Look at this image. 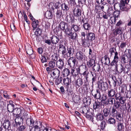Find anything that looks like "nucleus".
<instances>
[{
  "mask_svg": "<svg viewBox=\"0 0 131 131\" xmlns=\"http://www.w3.org/2000/svg\"><path fill=\"white\" fill-rule=\"evenodd\" d=\"M120 73H121L123 72L124 74L127 73H128L127 71H126L125 68L123 67V65L121 64H120Z\"/></svg>",
  "mask_w": 131,
  "mask_h": 131,
  "instance_id": "51",
  "label": "nucleus"
},
{
  "mask_svg": "<svg viewBox=\"0 0 131 131\" xmlns=\"http://www.w3.org/2000/svg\"><path fill=\"white\" fill-rule=\"evenodd\" d=\"M62 73L64 76L67 77L69 74L70 73V71L69 69L67 68H65L64 69Z\"/></svg>",
  "mask_w": 131,
  "mask_h": 131,
  "instance_id": "37",
  "label": "nucleus"
},
{
  "mask_svg": "<svg viewBox=\"0 0 131 131\" xmlns=\"http://www.w3.org/2000/svg\"><path fill=\"white\" fill-rule=\"evenodd\" d=\"M107 123L110 124H115L116 123V121L115 118L112 117L109 118L107 121Z\"/></svg>",
  "mask_w": 131,
  "mask_h": 131,
  "instance_id": "45",
  "label": "nucleus"
},
{
  "mask_svg": "<svg viewBox=\"0 0 131 131\" xmlns=\"http://www.w3.org/2000/svg\"><path fill=\"white\" fill-rule=\"evenodd\" d=\"M52 74L53 75H57L58 77H59L60 75V71L57 68L53 69L51 71Z\"/></svg>",
  "mask_w": 131,
  "mask_h": 131,
  "instance_id": "23",
  "label": "nucleus"
},
{
  "mask_svg": "<svg viewBox=\"0 0 131 131\" xmlns=\"http://www.w3.org/2000/svg\"><path fill=\"white\" fill-rule=\"evenodd\" d=\"M80 70L79 68L76 69H72L71 70V73L73 76H76L78 75L79 72Z\"/></svg>",
  "mask_w": 131,
  "mask_h": 131,
  "instance_id": "25",
  "label": "nucleus"
},
{
  "mask_svg": "<svg viewBox=\"0 0 131 131\" xmlns=\"http://www.w3.org/2000/svg\"><path fill=\"white\" fill-rule=\"evenodd\" d=\"M96 119L98 121H101L104 118V116L101 113H98L96 115Z\"/></svg>",
  "mask_w": 131,
  "mask_h": 131,
  "instance_id": "35",
  "label": "nucleus"
},
{
  "mask_svg": "<svg viewBox=\"0 0 131 131\" xmlns=\"http://www.w3.org/2000/svg\"><path fill=\"white\" fill-rule=\"evenodd\" d=\"M121 61L124 63H127L128 61V58L126 54H124L122 56Z\"/></svg>",
  "mask_w": 131,
  "mask_h": 131,
  "instance_id": "21",
  "label": "nucleus"
},
{
  "mask_svg": "<svg viewBox=\"0 0 131 131\" xmlns=\"http://www.w3.org/2000/svg\"><path fill=\"white\" fill-rule=\"evenodd\" d=\"M39 123L40 124L39 126L37 125L34 126L35 131H40V128L42 126V124L40 122H39Z\"/></svg>",
  "mask_w": 131,
  "mask_h": 131,
  "instance_id": "59",
  "label": "nucleus"
},
{
  "mask_svg": "<svg viewBox=\"0 0 131 131\" xmlns=\"http://www.w3.org/2000/svg\"><path fill=\"white\" fill-rule=\"evenodd\" d=\"M54 12V14L56 15V17L58 18H59L62 15V12L61 10H59L58 9L55 11ZM55 15V14H54Z\"/></svg>",
  "mask_w": 131,
  "mask_h": 131,
  "instance_id": "46",
  "label": "nucleus"
},
{
  "mask_svg": "<svg viewBox=\"0 0 131 131\" xmlns=\"http://www.w3.org/2000/svg\"><path fill=\"white\" fill-rule=\"evenodd\" d=\"M83 101L85 105H89L91 104V99L89 98H84L83 100Z\"/></svg>",
  "mask_w": 131,
  "mask_h": 131,
  "instance_id": "30",
  "label": "nucleus"
},
{
  "mask_svg": "<svg viewBox=\"0 0 131 131\" xmlns=\"http://www.w3.org/2000/svg\"><path fill=\"white\" fill-rule=\"evenodd\" d=\"M17 117L15 119V122L17 125L19 126L23 123V118L19 116Z\"/></svg>",
  "mask_w": 131,
  "mask_h": 131,
  "instance_id": "12",
  "label": "nucleus"
},
{
  "mask_svg": "<svg viewBox=\"0 0 131 131\" xmlns=\"http://www.w3.org/2000/svg\"><path fill=\"white\" fill-rule=\"evenodd\" d=\"M80 7V5H76V7H75V6H73L72 10L74 15L75 16L79 17L81 15V9L78 8V7Z\"/></svg>",
  "mask_w": 131,
  "mask_h": 131,
  "instance_id": "2",
  "label": "nucleus"
},
{
  "mask_svg": "<svg viewBox=\"0 0 131 131\" xmlns=\"http://www.w3.org/2000/svg\"><path fill=\"white\" fill-rule=\"evenodd\" d=\"M27 53L29 55L32 54L33 53V51L31 46L29 45L28 46L25 47Z\"/></svg>",
  "mask_w": 131,
  "mask_h": 131,
  "instance_id": "19",
  "label": "nucleus"
},
{
  "mask_svg": "<svg viewBox=\"0 0 131 131\" xmlns=\"http://www.w3.org/2000/svg\"><path fill=\"white\" fill-rule=\"evenodd\" d=\"M117 127L118 130L120 131L122 130L124 128L123 122L122 123L121 122H118L117 123Z\"/></svg>",
  "mask_w": 131,
  "mask_h": 131,
  "instance_id": "41",
  "label": "nucleus"
},
{
  "mask_svg": "<svg viewBox=\"0 0 131 131\" xmlns=\"http://www.w3.org/2000/svg\"><path fill=\"white\" fill-rule=\"evenodd\" d=\"M89 40L86 38H85L83 39V38H82V45L85 47H89L90 46V42Z\"/></svg>",
  "mask_w": 131,
  "mask_h": 131,
  "instance_id": "11",
  "label": "nucleus"
},
{
  "mask_svg": "<svg viewBox=\"0 0 131 131\" xmlns=\"http://www.w3.org/2000/svg\"><path fill=\"white\" fill-rule=\"evenodd\" d=\"M80 112L85 115L86 117L90 119L93 118L89 114L90 113L89 108L87 107L83 106L81 107L80 109Z\"/></svg>",
  "mask_w": 131,
  "mask_h": 131,
  "instance_id": "1",
  "label": "nucleus"
},
{
  "mask_svg": "<svg viewBox=\"0 0 131 131\" xmlns=\"http://www.w3.org/2000/svg\"><path fill=\"white\" fill-rule=\"evenodd\" d=\"M99 86H100L101 89L102 90L105 91L108 88V84L106 82H100L98 83Z\"/></svg>",
  "mask_w": 131,
  "mask_h": 131,
  "instance_id": "5",
  "label": "nucleus"
},
{
  "mask_svg": "<svg viewBox=\"0 0 131 131\" xmlns=\"http://www.w3.org/2000/svg\"><path fill=\"white\" fill-rule=\"evenodd\" d=\"M103 116L105 117H107L110 115V110L108 108H104L103 110Z\"/></svg>",
  "mask_w": 131,
  "mask_h": 131,
  "instance_id": "24",
  "label": "nucleus"
},
{
  "mask_svg": "<svg viewBox=\"0 0 131 131\" xmlns=\"http://www.w3.org/2000/svg\"><path fill=\"white\" fill-rule=\"evenodd\" d=\"M115 93V90L112 89L108 91V95L110 97H113Z\"/></svg>",
  "mask_w": 131,
  "mask_h": 131,
  "instance_id": "43",
  "label": "nucleus"
},
{
  "mask_svg": "<svg viewBox=\"0 0 131 131\" xmlns=\"http://www.w3.org/2000/svg\"><path fill=\"white\" fill-rule=\"evenodd\" d=\"M13 102L12 101H10L9 103L7 105L8 111L9 112H13L14 109V105L13 104Z\"/></svg>",
  "mask_w": 131,
  "mask_h": 131,
  "instance_id": "7",
  "label": "nucleus"
},
{
  "mask_svg": "<svg viewBox=\"0 0 131 131\" xmlns=\"http://www.w3.org/2000/svg\"><path fill=\"white\" fill-rule=\"evenodd\" d=\"M59 51H61L62 54V56L64 58V56L65 55L66 52V49L65 47L63 45H59Z\"/></svg>",
  "mask_w": 131,
  "mask_h": 131,
  "instance_id": "13",
  "label": "nucleus"
},
{
  "mask_svg": "<svg viewBox=\"0 0 131 131\" xmlns=\"http://www.w3.org/2000/svg\"><path fill=\"white\" fill-rule=\"evenodd\" d=\"M76 57L80 61H83L87 59L86 56L81 51H79L77 52Z\"/></svg>",
  "mask_w": 131,
  "mask_h": 131,
  "instance_id": "3",
  "label": "nucleus"
},
{
  "mask_svg": "<svg viewBox=\"0 0 131 131\" xmlns=\"http://www.w3.org/2000/svg\"><path fill=\"white\" fill-rule=\"evenodd\" d=\"M72 99L74 102H77L79 101V97L78 96L76 95H73L72 97Z\"/></svg>",
  "mask_w": 131,
  "mask_h": 131,
  "instance_id": "55",
  "label": "nucleus"
},
{
  "mask_svg": "<svg viewBox=\"0 0 131 131\" xmlns=\"http://www.w3.org/2000/svg\"><path fill=\"white\" fill-rule=\"evenodd\" d=\"M73 28L75 32H77L79 31L80 30L79 27L76 25H73Z\"/></svg>",
  "mask_w": 131,
  "mask_h": 131,
  "instance_id": "62",
  "label": "nucleus"
},
{
  "mask_svg": "<svg viewBox=\"0 0 131 131\" xmlns=\"http://www.w3.org/2000/svg\"><path fill=\"white\" fill-rule=\"evenodd\" d=\"M115 6H113V5H111L109 6L107 13H108V15L109 16H110L111 15L113 14V7H114L115 9Z\"/></svg>",
  "mask_w": 131,
  "mask_h": 131,
  "instance_id": "26",
  "label": "nucleus"
},
{
  "mask_svg": "<svg viewBox=\"0 0 131 131\" xmlns=\"http://www.w3.org/2000/svg\"><path fill=\"white\" fill-rule=\"evenodd\" d=\"M106 125V124L104 121H103L101 122L100 124V126L101 129L104 130Z\"/></svg>",
  "mask_w": 131,
  "mask_h": 131,
  "instance_id": "60",
  "label": "nucleus"
},
{
  "mask_svg": "<svg viewBox=\"0 0 131 131\" xmlns=\"http://www.w3.org/2000/svg\"><path fill=\"white\" fill-rule=\"evenodd\" d=\"M62 9L66 11H67L69 9L68 6L65 3H62L61 5Z\"/></svg>",
  "mask_w": 131,
  "mask_h": 131,
  "instance_id": "50",
  "label": "nucleus"
},
{
  "mask_svg": "<svg viewBox=\"0 0 131 131\" xmlns=\"http://www.w3.org/2000/svg\"><path fill=\"white\" fill-rule=\"evenodd\" d=\"M49 66L52 68H54L56 65L55 62L53 61H51L49 63Z\"/></svg>",
  "mask_w": 131,
  "mask_h": 131,
  "instance_id": "57",
  "label": "nucleus"
},
{
  "mask_svg": "<svg viewBox=\"0 0 131 131\" xmlns=\"http://www.w3.org/2000/svg\"><path fill=\"white\" fill-rule=\"evenodd\" d=\"M3 125L5 129H8L10 125V122L8 120H5Z\"/></svg>",
  "mask_w": 131,
  "mask_h": 131,
  "instance_id": "36",
  "label": "nucleus"
},
{
  "mask_svg": "<svg viewBox=\"0 0 131 131\" xmlns=\"http://www.w3.org/2000/svg\"><path fill=\"white\" fill-rule=\"evenodd\" d=\"M118 61L114 60H113L112 61L110 64L111 66V67L112 68L114 67L116 71H118V64L117 63Z\"/></svg>",
  "mask_w": 131,
  "mask_h": 131,
  "instance_id": "15",
  "label": "nucleus"
},
{
  "mask_svg": "<svg viewBox=\"0 0 131 131\" xmlns=\"http://www.w3.org/2000/svg\"><path fill=\"white\" fill-rule=\"evenodd\" d=\"M26 119V123L28 126L29 127L34 126V121L32 118L30 117V118H28Z\"/></svg>",
  "mask_w": 131,
  "mask_h": 131,
  "instance_id": "17",
  "label": "nucleus"
},
{
  "mask_svg": "<svg viewBox=\"0 0 131 131\" xmlns=\"http://www.w3.org/2000/svg\"><path fill=\"white\" fill-rule=\"evenodd\" d=\"M116 79L118 85H120L123 82L122 79L120 77H118L117 78H116Z\"/></svg>",
  "mask_w": 131,
  "mask_h": 131,
  "instance_id": "61",
  "label": "nucleus"
},
{
  "mask_svg": "<svg viewBox=\"0 0 131 131\" xmlns=\"http://www.w3.org/2000/svg\"><path fill=\"white\" fill-rule=\"evenodd\" d=\"M107 2L108 3L110 4L111 5H113V6H115V0H107Z\"/></svg>",
  "mask_w": 131,
  "mask_h": 131,
  "instance_id": "64",
  "label": "nucleus"
},
{
  "mask_svg": "<svg viewBox=\"0 0 131 131\" xmlns=\"http://www.w3.org/2000/svg\"><path fill=\"white\" fill-rule=\"evenodd\" d=\"M42 33V30L40 28H38L36 29L35 34L36 36H38V35H40Z\"/></svg>",
  "mask_w": 131,
  "mask_h": 131,
  "instance_id": "58",
  "label": "nucleus"
},
{
  "mask_svg": "<svg viewBox=\"0 0 131 131\" xmlns=\"http://www.w3.org/2000/svg\"><path fill=\"white\" fill-rule=\"evenodd\" d=\"M83 27L85 29L88 30L90 29L91 27L90 24L87 23L86 21V23L84 24Z\"/></svg>",
  "mask_w": 131,
  "mask_h": 131,
  "instance_id": "47",
  "label": "nucleus"
},
{
  "mask_svg": "<svg viewBox=\"0 0 131 131\" xmlns=\"http://www.w3.org/2000/svg\"><path fill=\"white\" fill-rule=\"evenodd\" d=\"M107 102L110 105L113 104L116 100L115 99L112 97H110L107 99Z\"/></svg>",
  "mask_w": 131,
  "mask_h": 131,
  "instance_id": "48",
  "label": "nucleus"
},
{
  "mask_svg": "<svg viewBox=\"0 0 131 131\" xmlns=\"http://www.w3.org/2000/svg\"><path fill=\"white\" fill-rule=\"evenodd\" d=\"M95 64L94 60L92 59H90L89 61L87 62V65L89 67H91Z\"/></svg>",
  "mask_w": 131,
  "mask_h": 131,
  "instance_id": "42",
  "label": "nucleus"
},
{
  "mask_svg": "<svg viewBox=\"0 0 131 131\" xmlns=\"http://www.w3.org/2000/svg\"><path fill=\"white\" fill-rule=\"evenodd\" d=\"M114 107H113L111 112L112 116L115 117L119 113Z\"/></svg>",
  "mask_w": 131,
  "mask_h": 131,
  "instance_id": "40",
  "label": "nucleus"
},
{
  "mask_svg": "<svg viewBox=\"0 0 131 131\" xmlns=\"http://www.w3.org/2000/svg\"><path fill=\"white\" fill-rule=\"evenodd\" d=\"M62 80V78L61 77H58V78L55 81V83L56 85H58L61 83Z\"/></svg>",
  "mask_w": 131,
  "mask_h": 131,
  "instance_id": "53",
  "label": "nucleus"
},
{
  "mask_svg": "<svg viewBox=\"0 0 131 131\" xmlns=\"http://www.w3.org/2000/svg\"><path fill=\"white\" fill-rule=\"evenodd\" d=\"M51 42L53 44H56L59 42V39L58 37L55 36H52L51 38Z\"/></svg>",
  "mask_w": 131,
  "mask_h": 131,
  "instance_id": "18",
  "label": "nucleus"
},
{
  "mask_svg": "<svg viewBox=\"0 0 131 131\" xmlns=\"http://www.w3.org/2000/svg\"><path fill=\"white\" fill-rule=\"evenodd\" d=\"M102 104V102H95L93 105V108L94 109L99 108L101 105Z\"/></svg>",
  "mask_w": 131,
  "mask_h": 131,
  "instance_id": "39",
  "label": "nucleus"
},
{
  "mask_svg": "<svg viewBox=\"0 0 131 131\" xmlns=\"http://www.w3.org/2000/svg\"><path fill=\"white\" fill-rule=\"evenodd\" d=\"M92 94L94 97L97 99H99L101 97V94L100 91L96 90V91H92Z\"/></svg>",
  "mask_w": 131,
  "mask_h": 131,
  "instance_id": "10",
  "label": "nucleus"
},
{
  "mask_svg": "<svg viewBox=\"0 0 131 131\" xmlns=\"http://www.w3.org/2000/svg\"><path fill=\"white\" fill-rule=\"evenodd\" d=\"M31 25L32 27L33 28L34 30H35V29L38 28L39 26L38 20H34L33 21L31 24Z\"/></svg>",
  "mask_w": 131,
  "mask_h": 131,
  "instance_id": "33",
  "label": "nucleus"
},
{
  "mask_svg": "<svg viewBox=\"0 0 131 131\" xmlns=\"http://www.w3.org/2000/svg\"><path fill=\"white\" fill-rule=\"evenodd\" d=\"M76 61V59L75 57H70L68 60V64L70 67L73 68L75 66Z\"/></svg>",
  "mask_w": 131,
  "mask_h": 131,
  "instance_id": "6",
  "label": "nucleus"
},
{
  "mask_svg": "<svg viewBox=\"0 0 131 131\" xmlns=\"http://www.w3.org/2000/svg\"><path fill=\"white\" fill-rule=\"evenodd\" d=\"M114 17V20L115 21L117 20V18H118L120 15V12L117 10H115V11H114L113 13Z\"/></svg>",
  "mask_w": 131,
  "mask_h": 131,
  "instance_id": "27",
  "label": "nucleus"
},
{
  "mask_svg": "<svg viewBox=\"0 0 131 131\" xmlns=\"http://www.w3.org/2000/svg\"><path fill=\"white\" fill-rule=\"evenodd\" d=\"M123 32L122 28L121 27H116V29L114 31V32L116 34H121Z\"/></svg>",
  "mask_w": 131,
  "mask_h": 131,
  "instance_id": "44",
  "label": "nucleus"
},
{
  "mask_svg": "<svg viewBox=\"0 0 131 131\" xmlns=\"http://www.w3.org/2000/svg\"><path fill=\"white\" fill-rule=\"evenodd\" d=\"M56 65L57 67L60 69H62L64 67V63L63 60L61 59H60L57 62Z\"/></svg>",
  "mask_w": 131,
  "mask_h": 131,
  "instance_id": "14",
  "label": "nucleus"
},
{
  "mask_svg": "<svg viewBox=\"0 0 131 131\" xmlns=\"http://www.w3.org/2000/svg\"><path fill=\"white\" fill-rule=\"evenodd\" d=\"M66 24L67 23H66L63 22H61L59 25V28L62 30V29L64 28V27Z\"/></svg>",
  "mask_w": 131,
  "mask_h": 131,
  "instance_id": "56",
  "label": "nucleus"
},
{
  "mask_svg": "<svg viewBox=\"0 0 131 131\" xmlns=\"http://www.w3.org/2000/svg\"><path fill=\"white\" fill-rule=\"evenodd\" d=\"M83 83L82 80L81 79H78L75 81V85L76 87L80 86Z\"/></svg>",
  "mask_w": 131,
  "mask_h": 131,
  "instance_id": "31",
  "label": "nucleus"
},
{
  "mask_svg": "<svg viewBox=\"0 0 131 131\" xmlns=\"http://www.w3.org/2000/svg\"><path fill=\"white\" fill-rule=\"evenodd\" d=\"M63 81V84L67 86H68L71 83V80L68 77L64 78Z\"/></svg>",
  "mask_w": 131,
  "mask_h": 131,
  "instance_id": "22",
  "label": "nucleus"
},
{
  "mask_svg": "<svg viewBox=\"0 0 131 131\" xmlns=\"http://www.w3.org/2000/svg\"><path fill=\"white\" fill-rule=\"evenodd\" d=\"M45 16L48 19L51 18L53 17L52 12L50 11H47L45 13Z\"/></svg>",
  "mask_w": 131,
  "mask_h": 131,
  "instance_id": "28",
  "label": "nucleus"
},
{
  "mask_svg": "<svg viewBox=\"0 0 131 131\" xmlns=\"http://www.w3.org/2000/svg\"><path fill=\"white\" fill-rule=\"evenodd\" d=\"M71 29L69 27H68V24H67L65 25L64 27V28L62 29V30L65 33L67 34L68 33Z\"/></svg>",
  "mask_w": 131,
  "mask_h": 131,
  "instance_id": "49",
  "label": "nucleus"
},
{
  "mask_svg": "<svg viewBox=\"0 0 131 131\" xmlns=\"http://www.w3.org/2000/svg\"><path fill=\"white\" fill-rule=\"evenodd\" d=\"M119 102L122 104H123L125 102V98L123 96H121L118 99Z\"/></svg>",
  "mask_w": 131,
  "mask_h": 131,
  "instance_id": "54",
  "label": "nucleus"
},
{
  "mask_svg": "<svg viewBox=\"0 0 131 131\" xmlns=\"http://www.w3.org/2000/svg\"><path fill=\"white\" fill-rule=\"evenodd\" d=\"M95 11L96 12V13L101 12L100 5H96L95 7Z\"/></svg>",
  "mask_w": 131,
  "mask_h": 131,
  "instance_id": "52",
  "label": "nucleus"
},
{
  "mask_svg": "<svg viewBox=\"0 0 131 131\" xmlns=\"http://www.w3.org/2000/svg\"><path fill=\"white\" fill-rule=\"evenodd\" d=\"M67 50V52L66 53L65 55L64 56V58L70 57L73 54L74 52V49L71 48H68Z\"/></svg>",
  "mask_w": 131,
  "mask_h": 131,
  "instance_id": "8",
  "label": "nucleus"
},
{
  "mask_svg": "<svg viewBox=\"0 0 131 131\" xmlns=\"http://www.w3.org/2000/svg\"><path fill=\"white\" fill-rule=\"evenodd\" d=\"M87 38L89 40H93L95 38V36L94 34L92 32H89L86 35Z\"/></svg>",
  "mask_w": 131,
  "mask_h": 131,
  "instance_id": "20",
  "label": "nucleus"
},
{
  "mask_svg": "<svg viewBox=\"0 0 131 131\" xmlns=\"http://www.w3.org/2000/svg\"><path fill=\"white\" fill-rule=\"evenodd\" d=\"M121 106V104L118 101H116L114 103L113 107H114L116 109H118Z\"/></svg>",
  "mask_w": 131,
  "mask_h": 131,
  "instance_id": "38",
  "label": "nucleus"
},
{
  "mask_svg": "<svg viewBox=\"0 0 131 131\" xmlns=\"http://www.w3.org/2000/svg\"><path fill=\"white\" fill-rule=\"evenodd\" d=\"M115 117L120 122H122L123 120V115H121V113H119Z\"/></svg>",
  "mask_w": 131,
  "mask_h": 131,
  "instance_id": "34",
  "label": "nucleus"
},
{
  "mask_svg": "<svg viewBox=\"0 0 131 131\" xmlns=\"http://www.w3.org/2000/svg\"><path fill=\"white\" fill-rule=\"evenodd\" d=\"M103 58L104 59L103 62H104V64H105L107 65L110 63V59L107 55H105L102 59Z\"/></svg>",
  "mask_w": 131,
  "mask_h": 131,
  "instance_id": "29",
  "label": "nucleus"
},
{
  "mask_svg": "<svg viewBox=\"0 0 131 131\" xmlns=\"http://www.w3.org/2000/svg\"><path fill=\"white\" fill-rule=\"evenodd\" d=\"M120 4L119 7L121 10L122 11H128L129 9L127 7V4H125L124 1L123 0H121Z\"/></svg>",
  "mask_w": 131,
  "mask_h": 131,
  "instance_id": "4",
  "label": "nucleus"
},
{
  "mask_svg": "<svg viewBox=\"0 0 131 131\" xmlns=\"http://www.w3.org/2000/svg\"><path fill=\"white\" fill-rule=\"evenodd\" d=\"M118 53L116 51L115 53V55L114 58L113 60H115L117 61H118L119 57L118 56Z\"/></svg>",
  "mask_w": 131,
  "mask_h": 131,
  "instance_id": "63",
  "label": "nucleus"
},
{
  "mask_svg": "<svg viewBox=\"0 0 131 131\" xmlns=\"http://www.w3.org/2000/svg\"><path fill=\"white\" fill-rule=\"evenodd\" d=\"M93 70L95 71H99V70L100 68V65L98 63L94 64L93 67Z\"/></svg>",
  "mask_w": 131,
  "mask_h": 131,
  "instance_id": "32",
  "label": "nucleus"
},
{
  "mask_svg": "<svg viewBox=\"0 0 131 131\" xmlns=\"http://www.w3.org/2000/svg\"><path fill=\"white\" fill-rule=\"evenodd\" d=\"M21 112V109L19 108H16L13 111V114L14 115H16V117L19 116Z\"/></svg>",
  "mask_w": 131,
  "mask_h": 131,
  "instance_id": "16",
  "label": "nucleus"
},
{
  "mask_svg": "<svg viewBox=\"0 0 131 131\" xmlns=\"http://www.w3.org/2000/svg\"><path fill=\"white\" fill-rule=\"evenodd\" d=\"M66 34L68 35L69 38L71 39H75L77 36V34L76 33L72 32V29Z\"/></svg>",
  "mask_w": 131,
  "mask_h": 131,
  "instance_id": "9",
  "label": "nucleus"
}]
</instances>
